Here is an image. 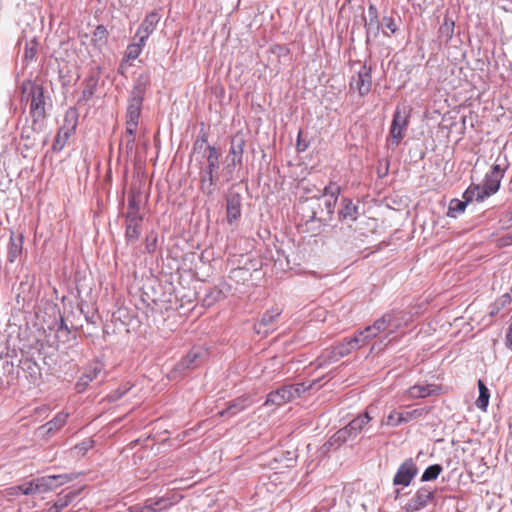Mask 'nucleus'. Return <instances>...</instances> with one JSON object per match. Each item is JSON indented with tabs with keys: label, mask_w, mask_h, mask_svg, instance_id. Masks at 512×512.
Here are the masks:
<instances>
[{
	"label": "nucleus",
	"mask_w": 512,
	"mask_h": 512,
	"mask_svg": "<svg viewBox=\"0 0 512 512\" xmlns=\"http://www.w3.org/2000/svg\"><path fill=\"white\" fill-rule=\"evenodd\" d=\"M68 504L67 500L58 499L52 507L49 508L48 512H60Z\"/></svg>",
	"instance_id": "49530a36"
},
{
	"label": "nucleus",
	"mask_w": 512,
	"mask_h": 512,
	"mask_svg": "<svg viewBox=\"0 0 512 512\" xmlns=\"http://www.w3.org/2000/svg\"><path fill=\"white\" fill-rule=\"evenodd\" d=\"M141 105L142 99L134 97L127 108L126 113V127H128V131L131 132L132 129H137L139 118L141 114Z\"/></svg>",
	"instance_id": "4468645a"
},
{
	"label": "nucleus",
	"mask_w": 512,
	"mask_h": 512,
	"mask_svg": "<svg viewBox=\"0 0 512 512\" xmlns=\"http://www.w3.org/2000/svg\"><path fill=\"white\" fill-rule=\"evenodd\" d=\"M183 496L176 491H169L165 495L158 497V504L164 510L170 509L182 500Z\"/></svg>",
	"instance_id": "c756f323"
},
{
	"label": "nucleus",
	"mask_w": 512,
	"mask_h": 512,
	"mask_svg": "<svg viewBox=\"0 0 512 512\" xmlns=\"http://www.w3.org/2000/svg\"><path fill=\"white\" fill-rule=\"evenodd\" d=\"M58 478H62V476H48L46 478H41L39 481L44 482L45 484H49V482H51L52 480H56Z\"/></svg>",
	"instance_id": "09e8293b"
},
{
	"label": "nucleus",
	"mask_w": 512,
	"mask_h": 512,
	"mask_svg": "<svg viewBox=\"0 0 512 512\" xmlns=\"http://www.w3.org/2000/svg\"><path fill=\"white\" fill-rule=\"evenodd\" d=\"M140 512H163L164 509L158 504V497L149 498L144 501L143 505L139 506Z\"/></svg>",
	"instance_id": "4c0bfd02"
},
{
	"label": "nucleus",
	"mask_w": 512,
	"mask_h": 512,
	"mask_svg": "<svg viewBox=\"0 0 512 512\" xmlns=\"http://www.w3.org/2000/svg\"><path fill=\"white\" fill-rule=\"evenodd\" d=\"M39 489V484H34L33 482H28L23 485L12 487V490H20L21 494L29 495L34 493Z\"/></svg>",
	"instance_id": "a19ab883"
},
{
	"label": "nucleus",
	"mask_w": 512,
	"mask_h": 512,
	"mask_svg": "<svg viewBox=\"0 0 512 512\" xmlns=\"http://www.w3.org/2000/svg\"><path fill=\"white\" fill-rule=\"evenodd\" d=\"M38 53V42L36 39L28 41L24 49V61L30 63L36 59Z\"/></svg>",
	"instance_id": "f704fd0d"
},
{
	"label": "nucleus",
	"mask_w": 512,
	"mask_h": 512,
	"mask_svg": "<svg viewBox=\"0 0 512 512\" xmlns=\"http://www.w3.org/2000/svg\"><path fill=\"white\" fill-rule=\"evenodd\" d=\"M95 89H96V82L93 80L88 81L82 91V99L85 101H88L89 99H91L95 93Z\"/></svg>",
	"instance_id": "79ce46f5"
},
{
	"label": "nucleus",
	"mask_w": 512,
	"mask_h": 512,
	"mask_svg": "<svg viewBox=\"0 0 512 512\" xmlns=\"http://www.w3.org/2000/svg\"><path fill=\"white\" fill-rule=\"evenodd\" d=\"M68 416V413L65 412L56 414L52 420L43 426V428L46 429V433H52L61 429L66 424Z\"/></svg>",
	"instance_id": "7c9ffc66"
},
{
	"label": "nucleus",
	"mask_w": 512,
	"mask_h": 512,
	"mask_svg": "<svg viewBox=\"0 0 512 512\" xmlns=\"http://www.w3.org/2000/svg\"><path fill=\"white\" fill-rule=\"evenodd\" d=\"M337 354L338 352L334 345L323 349L317 358L318 366H325L339 361L341 358Z\"/></svg>",
	"instance_id": "bb28decb"
},
{
	"label": "nucleus",
	"mask_w": 512,
	"mask_h": 512,
	"mask_svg": "<svg viewBox=\"0 0 512 512\" xmlns=\"http://www.w3.org/2000/svg\"><path fill=\"white\" fill-rule=\"evenodd\" d=\"M455 23L451 18L445 17L442 25L439 28V34L447 41L453 37Z\"/></svg>",
	"instance_id": "c9c22d12"
},
{
	"label": "nucleus",
	"mask_w": 512,
	"mask_h": 512,
	"mask_svg": "<svg viewBox=\"0 0 512 512\" xmlns=\"http://www.w3.org/2000/svg\"><path fill=\"white\" fill-rule=\"evenodd\" d=\"M30 114L33 118V130L39 121H43L45 112V99L42 87L33 86L31 90Z\"/></svg>",
	"instance_id": "6e6552de"
},
{
	"label": "nucleus",
	"mask_w": 512,
	"mask_h": 512,
	"mask_svg": "<svg viewBox=\"0 0 512 512\" xmlns=\"http://www.w3.org/2000/svg\"><path fill=\"white\" fill-rule=\"evenodd\" d=\"M143 217L126 218V238L130 241H137L141 235Z\"/></svg>",
	"instance_id": "5701e85b"
},
{
	"label": "nucleus",
	"mask_w": 512,
	"mask_h": 512,
	"mask_svg": "<svg viewBox=\"0 0 512 512\" xmlns=\"http://www.w3.org/2000/svg\"><path fill=\"white\" fill-rule=\"evenodd\" d=\"M207 167L208 169L217 170L219 167V153L218 150L214 146H207Z\"/></svg>",
	"instance_id": "e433bc0d"
},
{
	"label": "nucleus",
	"mask_w": 512,
	"mask_h": 512,
	"mask_svg": "<svg viewBox=\"0 0 512 512\" xmlns=\"http://www.w3.org/2000/svg\"><path fill=\"white\" fill-rule=\"evenodd\" d=\"M146 42L140 41V38H138V42L132 43L128 45L125 53V57L127 60H135L139 57V55L142 52L143 47L145 46Z\"/></svg>",
	"instance_id": "72a5a7b5"
},
{
	"label": "nucleus",
	"mask_w": 512,
	"mask_h": 512,
	"mask_svg": "<svg viewBox=\"0 0 512 512\" xmlns=\"http://www.w3.org/2000/svg\"><path fill=\"white\" fill-rule=\"evenodd\" d=\"M509 238H510V240L512 241V235H511Z\"/></svg>",
	"instance_id": "4d7b16f0"
},
{
	"label": "nucleus",
	"mask_w": 512,
	"mask_h": 512,
	"mask_svg": "<svg viewBox=\"0 0 512 512\" xmlns=\"http://www.w3.org/2000/svg\"><path fill=\"white\" fill-rule=\"evenodd\" d=\"M8 494L11 496H17V495L21 494V491L20 490H12V487H11L8 490Z\"/></svg>",
	"instance_id": "603ef678"
},
{
	"label": "nucleus",
	"mask_w": 512,
	"mask_h": 512,
	"mask_svg": "<svg viewBox=\"0 0 512 512\" xmlns=\"http://www.w3.org/2000/svg\"><path fill=\"white\" fill-rule=\"evenodd\" d=\"M464 201H461L459 199H453L450 201L447 215L449 217L455 218L457 214L464 212L466 206L468 203L473 202L474 200H468L465 196V193L463 194Z\"/></svg>",
	"instance_id": "2f4dec72"
},
{
	"label": "nucleus",
	"mask_w": 512,
	"mask_h": 512,
	"mask_svg": "<svg viewBox=\"0 0 512 512\" xmlns=\"http://www.w3.org/2000/svg\"><path fill=\"white\" fill-rule=\"evenodd\" d=\"M21 364L22 369L24 371H28L30 376L34 379V381H36L38 376L41 374L37 363L31 359H25L21 362Z\"/></svg>",
	"instance_id": "ea45409f"
},
{
	"label": "nucleus",
	"mask_w": 512,
	"mask_h": 512,
	"mask_svg": "<svg viewBox=\"0 0 512 512\" xmlns=\"http://www.w3.org/2000/svg\"><path fill=\"white\" fill-rule=\"evenodd\" d=\"M369 21L365 23L367 34L373 33L375 36L379 33L380 25L378 20L377 8L371 4L368 7Z\"/></svg>",
	"instance_id": "cd10ccee"
},
{
	"label": "nucleus",
	"mask_w": 512,
	"mask_h": 512,
	"mask_svg": "<svg viewBox=\"0 0 512 512\" xmlns=\"http://www.w3.org/2000/svg\"><path fill=\"white\" fill-rule=\"evenodd\" d=\"M413 322L412 314L404 311H393L383 315L380 319L376 320L373 325L366 327L362 330L368 342L373 338L388 336L407 328Z\"/></svg>",
	"instance_id": "f03ea898"
},
{
	"label": "nucleus",
	"mask_w": 512,
	"mask_h": 512,
	"mask_svg": "<svg viewBox=\"0 0 512 512\" xmlns=\"http://www.w3.org/2000/svg\"><path fill=\"white\" fill-rule=\"evenodd\" d=\"M282 312L283 311L279 306H273L272 308L268 309L262 315L261 319L255 323V332L257 334L267 335L269 332L274 331Z\"/></svg>",
	"instance_id": "1a4fd4ad"
},
{
	"label": "nucleus",
	"mask_w": 512,
	"mask_h": 512,
	"mask_svg": "<svg viewBox=\"0 0 512 512\" xmlns=\"http://www.w3.org/2000/svg\"><path fill=\"white\" fill-rule=\"evenodd\" d=\"M440 391L441 387L435 384H416L408 389L407 394L411 399H419L438 395Z\"/></svg>",
	"instance_id": "f3484780"
},
{
	"label": "nucleus",
	"mask_w": 512,
	"mask_h": 512,
	"mask_svg": "<svg viewBox=\"0 0 512 512\" xmlns=\"http://www.w3.org/2000/svg\"><path fill=\"white\" fill-rule=\"evenodd\" d=\"M77 119L74 112H67L65 115L64 125L60 127L52 145L54 151H61L69 138L74 134Z\"/></svg>",
	"instance_id": "0eeeda50"
},
{
	"label": "nucleus",
	"mask_w": 512,
	"mask_h": 512,
	"mask_svg": "<svg viewBox=\"0 0 512 512\" xmlns=\"http://www.w3.org/2000/svg\"><path fill=\"white\" fill-rule=\"evenodd\" d=\"M478 388H479V397L476 400V406L479 409L485 411L488 406V403H489V397H490L489 390L485 386V384L482 380H478Z\"/></svg>",
	"instance_id": "473e14b6"
},
{
	"label": "nucleus",
	"mask_w": 512,
	"mask_h": 512,
	"mask_svg": "<svg viewBox=\"0 0 512 512\" xmlns=\"http://www.w3.org/2000/svg\"><path fill=\"white\" fill-rule=\"evenodd\" d=\"M21 138L22 139H30V132L28 128H23L21 132Z\"/></svg>",
	"instance_id": "3c124183"
},
{
	"label": "nucleus",
	"mask_w": 512,
	"mask_h": 512,
	"mask_svg": "<svg viewBox=\"0 0 512 512\" xmlns=\"http://www.w3.org/2000/svg\"><path fill=\"white\" fill-rule=\"evenodd\" d=\"M434 498V492L428 487L419 488L415 495L406 504V510L409 512L419 511L426 507Z\"/></svg>",
	"instance_id": "f8f14e48"
},
{
	"label": "nucleus",
	"mask_w": 512,
	"mask_h": 512,
	"mask_svg": "<svg viewBox=\"0 0 512 512\" xmlns=\"http://www.w3.org/2000/svg\"><path fill=\"white\" fill-rule=\"evenodd\" d=\"M358 215V208L350 199L342 200V208L339 212V217L342 220H356Z\"/></svg>",
	"instance_id": "c85d7f7f"
},
{
	"label": "nucleus",
	"mask_w": 512,
	"mask_h": 512,
	"mask_svg": "<svg viewBox=\"0 0 512 512\" xmlns=\"http://www.w3.org/2000/svg\"><path fill=\"white\" fill-rule=\"evenodd\" d=\"M140 192L131 191L128 196V206L125 218L142 217L140 213Z\"/></svg>",
	"instance_id": "b1692460"
},
{
	"label": "nucleus",
	"mask_w": 512,
	"mask_h": 512,
	"mask_svg": "<svg viewBox=\"0 0 512 512\" xmlns=\"http://www.w3.org/2000/svg\"><path fill=\"white\" fill-rule=\"evenodd\" d=\"M427 414V410L424 408H416L406 411L392 410L388 414L385 420H382L381 424L391 427L399 426L403 423H408L413 420L419 419Z\"/></svg>",
	"instance_id": "423d86ee"
},
{
	"label": "nucleus",
	"mask_w": 512,
	"mask_h": 512,
	"mask_svg": "<svg viewBox=\"0 0 512 512\" xmlns=\"http://www.w3.org/2000/svg\"><path fill=\"white\" fill-rule=\"evenodd\" d=\"M368 343L369 342L365 334H362V331H359L354 336L345 338L342 342H339L334 346L337 349V355H339L340 358H343Z\"/></svg>",
	"instance_id": "9b49d317"
},
{
	"label": "nucleus",
	"mask_w": 512,
	"mask_h": 512,
	"mask_svg": "<svg viewBox=\"0 0 512 512\" xmlns=\"http://www.w3.org/2000/svg\"><path fill=\"white\" fill-rule=\"evenodd\" d=\"M237 271H238V272H241V269H235V270H233V273H234V272H237Z\"/></svg>",
	"instance_id": "6e6d98bb"
},
{
	"label": "nucleus",
	"mask_w": 512,
	"mask_h": 512,
	"mask_svg": "<svg viewBox=\"0 0 512 512\" xmlns=\"http://www.w3.org/2000/svg\"><path fill=\"white\" fill-rule=\"evenodd\" d=\"M442 470V466L439 464H434L427 467L422 474L421 481L435 480L440 475Z\"/></svg>",
	"instance_id": "58836bf2"
},
{
	"label": "nucleus",
	"mask_w": 512,
	"mask_h": 512,
	"mask_svg": "<svg viewBox=\"0 0 512 512\" xmlns=\"http://www.w3.org/2000/svg\"><path fill=\"white\" fill-rule=\"evenodd\" d=\"M101 366L100 365H94L88 367L85 372L79 377L75 384V390L78 393H83L87 390L89 384L94 381L99 374L101 373Z\"/></svg>",
	"instance_id": "dca6fc26"
},
{
	"label": "nucleus",
	"mask_w": 512,
	"mask_h": 512,
	"mask_svg": "<svg viewBox=\"0 0 512 512\" xmlns=\"http://www.w3.org/2000/svg\"><path fill=\"white\" fill-rule=\"evenodd\" d=\"M121 396H122V394H120V395H110V399L116 400V399L120 398Z\"/></svg>",
	"instance_id": "5fc2aeb1"
},
{
	"label": "nucleus",
	"mask_w": 512,
	"mask_h": 512,
	"mask_svg": "<svg viewBox=\"0 0 512 512\" xmlns=\"http://www.w3.org/2000/svg\"><path fill=\"white\" fill-rule=\"evenodd\" d=\"M340 192L341 188L335 182H330L327 186H325L323 197L326 198L325 205L327 209V214L330 215L333 213Z\"/></svg>",
	"instance_id": "a211bd4d"
},
{
	"label": "nucleus",
	"mask_w": 512,
	"mask_h": 512,
	"mask_svg": "<svg viewBox=\"0 0 512 512\" xmlns=\"http://www.w3.org/2000/svg\"><path fill=\"white\" fill-rule=\"evenodd\" d=\"M507 344L512 346V325L509 327V331L506 336Z\"/></svg>",
	"instance_id": "8fccbe9b"
},
{
	"label": "nucleus",
	"mask_w": 512,
	"mask_h": 512,
	"mask_svg": "<svg viewBox=\"0 0 512 512\" xmlns=\"http://www.w3.org/2000/svg\"><path fill=\"white\" fill-rule=\"evenodd\" d=\"M160 21V15L156 11H152L148 13L142 23L140 24L135 38H140V41H145L149 38V36L156 29L157 24Z\"/></svg>",
	"instance_id": "ddd939ff"
},
{
	"label": "nucleus",
	"mask_w": 512,
	"mask_h": 512,
	"mask_svg": "<svg viewBox=\"0 0 512 512\" xmlns=\"http://www.w3.org/2000/svg\"><path fill=\"white\" fill-rule=\"evenodd\" d=\"M509 164L506 157L498 156L495 163L491 166L489 172L486 173L483 183L471 184L465 191L468 200L482 202L486 198L495 194L499 188L501 181L507 171Z\"/></svg>",
	"instance_id": "f257e3e1"
},
{
	"label": "nucleus",
	"mask_w": 512,
	"mask_h": 512,
	"mask_svg": "<svg viewBox=\"0 0 512 512\" xmlns=\"http://www.w3.org/2000/svg\"><path fill=\"white\" fill-rule=\"evenodd\" d=\"M202 352L198 349L190 350L178 363L181 370H191L198 367L201 363Z\"/></svg>",
	"instance_id": "4be33fe9"
},
{
	"label": "nucleus",
	"mask_w": 512,
	"mask_h": 512,
	"mask_svg": "<svg viewBox=\"0 0 512 512\" xmlns=\"http://www.w3.org/2000/svg\"><path fill=\"white\" fill-rule=\"evenodd\" d=\"M418 473L416 463L412 458L406 459L398 468L393 478L394 485L409 486Z\"/></svg>",
	"instance_id": "9d476101"
},
{
	"label": "nucleus",
	"mask_w": 512,
	"mask_h": 512,
	"mask_svg": "<svg viewBox=\"0 0 512 512\" xmlns=\"http://www.w3.org/2000/svg\"><path fill=\"white\" fill-rule=\"evenodd\" d=\"M355 66L358 68L355 70V75L352 76L349 82V88L363 97L371 91L372 69L370 66L362 63H356Z\"/></svg>",
	"instance_id": "20e7f679"
},
{
	"label": "nucleus",
	"mask_w": 512,
	"mask_h": 512,
	"mask_svg": "<svg viewBox=\"0 0 512 512\" xmlns=\"http://www.w3.org/2000/svg\"><path fill=\"white\" fill-rule=\"evenodd\" d=\"M383 23L392 34L396 33V31L398 30V26L392 17H383Z\"/></svg>",
	"instance_id": "a18cd8bd"
},
{
	"label": "nucleus",
	"mask_w": 512,
	"mask_h": 512,
	"mask_svg": "<svg viewBox=\"0 0 512 512\" xmlns=\"http://www.w3.org/2000/svg\"><path fill=\"white\" fill-rule=\"evenodd\" d=\"M128 512H140L139 507H130Z\"/></svg>",
	"instance_id": "864d4df0"
},
{
	"label": "nucleus",
	"mask_w": 512,
	"mask_h": 512,
	"mask_svg": "<svg viewBox=\"0 0 512 512\" xmlns=\"http://www.w3.org/2000/svg\"><path fill=\"white\" fill-rule=\"evenodd\" d=\"M136 131H137V129H132V131L129 132L128 127H126V129H125L124 140H125V146H126L127 150L132 151L134 148Z\"/></svg>",
	"instance_id": "c03bdc74"
},
{
	"label": "nucleus",
	"mask_w": 512,
	"mask_h": 512,
	"mask_svg": "<svg viewBox=\"0 0 512 512\" xmlns=\"http://www.w3.org/2000/svg\"><path fill=\"white\" fill-rule=\"evenodd\" d=\"M216 170L205 168L200 172V190L207 195L213 193L214 172Z\"/></svg>",
	"instance_id": "393cba45"
},
{
	"label": "nucleus",
	"mask_w": 512,
	"mask_h": 512,
	"mask_svg": "<svg viewBox=\"0 0 512 512\" xmlns=\"http://www.w3.org/2000/svg\"><path fill=\"white\" fill-rule=\"evenodd\" d=\"M108 32L103 25H98L93 33V41L105 43L107 41Z\"/></svg>",
	"instance_id": "37998d69"
},
{
	"label": "nucleus",
	"mask_w": 512,
	"mask_h": 512,
	"mask_svg": "<svg viewBox=\"0 0 512 512\" xmlns=\"http://www.w3.org/2000/svg\"><path fill=\"white\" fill-rule=\"evenodd\" d=\"M312 385V383L308 385L306 383H298L294 385L283 386L269 393L264 405H274L277 407L282 406L292 401L293 399L300 397V395L304 393L306 390L310 389Z\"/></svg>",
	"instance_id": "7ed1b4c3"
},
{
	"label": "nucleus",
	"mask_w": 512,
	"mask_h": 512,
	"mask_svg": "<svg viewBox=\"0 0 512 512\" xmlns=\"http://www.w3.org/2000/svg\"><path fill=\"white\" fill-rule=\"evenodd\" d=\"M250 406V399L247 395H242L240 397H237L236 399L229 402L227 409L222 410L218 413L220 417H223L227 414L235 415L239 413L240 411H243L247 407Z\"/></svg>",
	"instance_id": "aec40b11"
},
{
	"label": "nucleus",
	"mask_w": 512,
	"mask_h": 512,
	"mask_svg": "<svg viewBox=\"0 0 512 512\" xmlns=\"http://www.w3.org/2000/svg\"><path fill=\"white\" fill-rule=\"evenodd\" d=\"M57 332H58V333L65 332L66 334H69V333H70V329H69V327L67 326V324L65 323V321H64V319H63V318H61V319H60V323H59V326H58Z\"/></svg>",
	"instance_id": "de8ad7c7"
},
{
	"label": "nucleus",
	"mask_w": 512,
	"mask_h": 512,
	"mask_svg": "<svg viewBox=\"0 0 512 512\" xmlns=\"http://www.w3.org/2000/svg\"><path fill=\"white\" fill-rule=\"evenodd\" d=\"M241 217V197L239 194L230 195L226 204V219L229 225H233Z\"/></svg>",
	"instance_id": "2eb2a0df"
},
{
	"label": "nucleus",
	"mask_w": 512,
	"mask_h": 512,
	"mask_svg": "<svg viewBox=\"0 0 512 512\" xmlns=\"http://www.w3.org/2000/svg\"><path fill=\"white\" fill-rule=\"evenodd\" d=\"M22 249H23V236L18 235L15 237L14 235H11L9 249H8V255H7L9 262L16 261L18 259V257L21 255Z\"/></svg>",
	"instance_id": "a878e982"
},
{
	"label": "nucleus",
	"mask_w": 512,
	"mask_h": 512,
	"mask_svg": "<svg viewBox=\"0 0 512 512\" xmlns=\"http://www.w3.org/2000/svg\"><path fill=\"white\" fill-rule=\"evenodd\" d=\"M410 114L405 108L396 107L389 131V138L392 144L398 146L405 137L409 125Z\"/></svg>",
	"instance_id": "39448f33"
},
{
	"label": "nucleus",
	"mask_w": 512,
	"mask_h": 512,
	"mask_svg": "<svg viewBox=\"0 0 512 512\" xmlns=\"http://www.w3.org/2000/svg\"><path fill=\"white\" fill-rule=\"evenodd\" d=\"M371 420L372 417L369 415L368 412H365L364 414H361L358 417L354 418L352 421H350L345 428V432L348 433L350 436H356L363 431L364 427L368 425V423Z\"/></svg>",
	"instance_id": "412c9836"
},
{
	"label": "nucleus",
	"mask_w": 512,
	"mask_h": 512,
	"mask_svg": "<svg viewBox=\"0 0 512 512\" xmlns=\"http://www.w3.org/2000/svg\"><path fill=\"white\" fill-rule=\"evenodd\" d=\"M245 140L243 137L235 136L231 141V147L229 150V157H231V163L233 167L242 164L243 152H244Z\"/></svg>",
	"instance_id": "6ab92c4d"
}]
</instances>
